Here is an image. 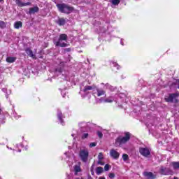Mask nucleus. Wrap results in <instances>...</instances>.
Wrapping results in <instances>:
<instances>
[{"label": "nucleus", "instance_id": "obj_1", "mask_svg": "<svg viewBox=\"0 0 179 179\" xmlns=\"http://www.w3.org/2000/svg\"><path fill=\"white\" fill-rule=\"evenodd\" d=\"M101 85L103 86V88H97L94 85H90V82L85 80L80 85V94L83 99L86 97V95L89 94V92L92 90L93 95L97 96V97H101V96H106V90H110L113 92L114 90V87L108 83H101Z\"/></svg>", "mask_w": 179, "mask_h": 179}, {"label": "nucleus", "instance_id": "obj_2", "mask_svg": "<svg viewBox=\"0 0 179 179\" xmlns=\"http://www.w3.org/2000/svg\"><path fill=\"white\" fill-rule=\"evenodd\" d=\"M131 139V134L125 132L124 136H118L115 141L116 148H122Z\"/></svg>", "mask_w": 179, "mask_h": 179}, {"label": "nucleus", "instance_id": "obj_3", "mask_svg": "<svg viewBox=\"0 0 179 179\" xmlns=\"http://www.w3.org/2000/svg\"><path fill=\"white\" fill-rule=\"evenodd\" d=\"M57 67L55 69H50V72H52L54 75H59V73H62V71L64 69V66H65V62L59 59H58L56 62Z\"/></svg>", "mask_w": 179, "mask_h": 179}, {"label": "nucleus", "instance_id": "obj_4", "mask_svg": "<svg viewBox=\"0 0 179 179\" xmlns=\"http://www.w3.org/2000/svg\"><path fill=\"white\" fill-rule=\"evenodd\" d=\"M164 99L166 103H174L176 104L179 100V92L169 94L165 96Z\"/></svg>", "mask_w": 179, "mask_h": 179}, {"label": "nucleus", "instance_id": "obj_5", "mask_svg": "<svg viewBox=\"0 0 179 179\" xmlns=\"http://www.w3.org/2000/svg\"><path fill=\"white\" fill-rule=\"evenodd\" d=\"M57 7L58 8L59 12H61L62 13L69 14L73 11V8L65 3L57 4Z\"/></svg>", "mask_w": 179, "mask_h": 179}, {"label": "nucleus", "instance_id": "obj_6", "mask_svg": "<svg viewBox=\"0 0 179 179\" xmlns=\"http://www.w3.org/2000/svg\"><path fill=\"white\" fill-rule=\"evenodd\" d=\"M79 157L83 163H87L89 159V150H80L79 152Z\"/></svg>", "mask_w": 179, "mask_h": 179}, {"label": "nucleus", "instance_id": "obj_7", "mask_svg": "<svg viewBox=\"0 0 179 179\" xmlns=\"http://www.w3.org/2000/svg\"><path fill=\"white\" fill-rule=\"evenodd\" d=\"M120 95L118 94H115V95H111L110 96L106 98L105 99V103H113L115 101V103H119Z\"/></svg>", "mask_w": 179, "mask_h": 179}, {"label": "nucleus", "instance_id": "obj_8", "mask_svg": "<svg viewBox=\"0 0 179 179\" xmlns=\"http://www.w3.org/2000/svg\"><path fill=\"white\" fill-rule=\"evenodd\" d=\"M159 173L162 176H170L173 174V171L170 168H166L164 166H161L159 169Z\"/></svg>", "mask_w": 179, "mask_h": 179}, {"label": "nucleus", "instance_id": "obj_9", "mask_svg": "<svg viewBox=\"0 0 179 179\" xmlns=\"http://www.w3.org/2000/svg\"><path fill=\"white\" fill-rule=\"evenodd\" d=\"M139 153L144 157H149L150 156V150L148 148H140Z\"/></svg>", "mask_w": 179, "mask_h": 179}, {"label": "nucleus", "instance_id": "obj_10", "mask_svg": "<svg viewBox=\"0 0 179 179\" xmlns=\"http://www.w3.org/2000/svg\"><path fill=\"white\" fill-rule=\"evenodd\" d=\"M54 44L56 47H62V48L68 47V44H66V42L59 38H58V40L54 39Z\"/></svg>", "mask_w": 179, "mask_h": 179}, {"label": "nucleus", "instance_id": "obj_11", "mask_svg": "<svg viewBox=\"0 0 179 179\" xmlns=\"http://www.w3.org/2000/svg\"><path fill=\"white\" fill-rule=\"evenodd\" d=\"M143 176L146 179H155L156 178V175H155V174H153V173L149 172V171L143 172Z\"/></svg>", "mask_w": 179, "mask_h": 179}, {"label": "nucleus", "instance_id": "obj_12", "mask_svg": "<svg viewBox=\"0 0 179 179\" xmlns=\"http://www.w3.org/2000/svg\"><path fill=\"white\" fill-rule=\"evenodd\" d=\"M110 156L112 157L113 159L117 160L120 157V152L117 151V150L111 149L110 150Z\"/></svg>", "mask_w": 179, "mask_h": 179}, {"label": "nucleus", "instance_id": "obj_13", "mask_svg": "<svg viewBox=\"0 0 179 179\" xmlns=\"http://www.w3.org/2000/svg\"><path fill=\"white\" fill-rule=\"evenodd\" d=\"M57 118L61 124V125H65V123L64 122V118H65V116L62 115V112L61 110H57Z\"/></svg>", "mask_w": 179, "mask_h": 179}, {"label": "nucleus", "instance_id": "obj_14", "mask_svg": "<svg viewBox=\"0 0 179 179\" xmlns=\"http://www.w3.org/2000/svg\"><path fill=\"white\" fill-rule=\"evenodd\" d=\"M15 3H17V5L18 6H30V5H31V3L30 2H27V3H23L22 2V0H15Z\"/></svg>", "mask_w": 179, "mask_h": 179}, {"label": "nucleus", "instance_id": "obj_15", "mask_svg": "<svg viewBox=\"0 0 179 179\" xmlns=\"http://www.w3.org/2000/svg\"><path fill=\"white\" fill-rule=\"evenodd\" d=\"M25 52L27 54V55H29V57H31V58H33L34 59L36 58V55L33 54V50H31L30 48H27L25 50Z\"/></svg>", "mask_w": 179, "mask_h": 179}, {"label": "nucleus", "instance_id": "obj_16", "mask_svg": "<svg viewBox=\"0 0 179 179\" xmlns=\"http://www.w3.org/2000/svg\"><path fill=\"white\" fill-rule=\"evenodd\" d=\"M17 58L16 57H7L6 59V62L8 64H13L16 61Z\"/></svg>", "mask_w": 179, "mask_h": 179}, {"label": "nucleus", "instance_id": "obj_17", "mask_svg": "<svg viewBox=\"0 0 179 179\" xmlns=\"http://www.w3.org/2000/svg\"><path fill=\"white\" fill-rule=\"evenodd\" d=\"M39 8L37 6L29 8V15H34V13H37L38 12Z\"/></svg>", "mask_w": 179, "mask_h": 179}, {"label": "nucleus", "instance_id": "obj_18", "mask_svg": "<svg viewBox=\"0 0 179 179\" xmlns=\"http://www.w3.org/2000/svg\"><path fill=\"white\" fill-rule=\"evenodd\" d=\"M59 39L66 43L68 41V35L65 34H62L59 36Z\"/></svg>", "mask_w": 179, "mask_h": 179}, {"label": "nucleus", "instance_id": "obj_19", "mask_svg": "<svg viewBox=\"0 0 179 179\" xmlns=\"http://www.w3.org/2000/svg\"><path fill=\"white\" fill-rule=\"evenodd\" d=\"M171 166H173V170H178L179 162H173L171 163Z\"/></svg>", "mask_w": 179, "mask_h": 179}, {"label": "nucleus", "instance_id": "obj_20", "mask_svg": "<svg viewBox=\"0 0 179 179\" xmlns=\"http://www.w3.org/2000/svg\"><path fill=\"white\" fill-rule=\"evenodd\" d=\"M170 87L171 89H173V87H177L178 89H179V80H176L174 82H173L172 85H170Z\"/></svg>", "mask_w": 179, "mask_h": 179}, {"label": "nucleus", "instance_id": "obj_21", "mask_svg": "<svg viewBox=\"0 0 179 179\" xmlns=\"http://www.w3.org/2000/svg\"><path fill=\"white\" fill-rule=\"evenodd\" d=\"M74 171H75V175L78 176V173H80V171H82V169H80V165H76L74 166Z\"/></svg>", "mask_w": 179, "mask_h": 179}, {"label": "nucleus", "instance_id": "obj_22", "mask_svg": "<svg viewBox=\"0 0 179 179\" xmlns=\"http://www.w3.org/2000/svg\"><path fill=\"white\" fill-rule=\"evenodd\" d=\"M66 23V20H65V18H59L57 21V24L59 26H64Z\"/></svg>", "mask_w": 179, "mask_h": 179}, {"label": "nucleus", "instance_id": "obj_23", "mask_svg": "<svg viewBox=\"0 0 179 179\" xmlns=\"http://www.w3.org/2000/svg\"><path fill=\"white\" fill-rule=\"evenodd\" d=\"M103 167H101V166H99L96 169V173L97 176H100V174H101V173H103Z\"/></svg>", "mask_w": 179, "mask_h": 179}, {"label": "nucleus", "instance_id": "obj_24", "mask_svg": "<svg viewBox=\"0 0 179 179\" xmlns=\"http://www.w3.org/2000/svg\"><path fill=\"white\" fill-rule=\"evenodd\" d=\"M110 64H111L112 66H113L114 68H116V69H117V70L121 68V66L115 62H111Z\"/></svg>", "mask_w": 179, "mask_h": 179}, {"label": "nucleus", "instance_id": "obj_25", "mask_svg": "<svg viewBox=\"0 0 179 179\" xmlns=\"http://www.w3.org/2000/svg\"><path fill=\"white\" fill-rule=\"evenodd\" d=\"M15 29H20L22 27V22L17 21L14 24Z\"/></svg>", "mask_w": 179, "mask_h": 179}, {"label": "nucleus", "instance_id": "obj_26", "mask_svg": "<svg viewBox=\"0 0 179 179\" xmlns=\"http://www.w3.org/2000/svg\"><path fill=\"white\" fill-rule=\"evenodd\" d=\"M2 92H3L4 93H6L7 95H6V96L8 98V96H9V94H10L12 93V91H10V90L6 89V88H3L2 89Z\"/></svg>", "mask_w": 179, "mask_h": 179}, {"label": "nucleus", "instance_id": "obj_27", "mask_svg": "<svg viewBox=\"0 0 179 179\" xmlns=\"http://www.w3.org/2000/svg\"><path fill=\"white\" fill-rule=\"evenodd\" d=\"M121 2L120 0H111L112 5H118Z\"/></svg>", "mask_w": 179, "mask_h": 179}, {"label": "nucleus", "instance_id": "obj_28", "mask_svg": "<svg viewBox=\"0 0 179 179\" xmlns=\"http://www.w3.org/2000/svg\"><path fill=\"white\" fill-rule=\"evenodd\" d=\"M122 159H123L124 162H127V160H128L129 159V157H128V155H127V154H123Z\"/></svg>", "mask_w": 179, "mask_h": 179}, {"label": "nucleus", "instance_id": "obj_29", "mask_svg": "<svg viewBox=\"0 0 179 179\" xmlns=\"http://www.w3.org/2000/svg\"><path fill=\"white\" fill-rule=\"evenodd\" d=\"M104 159V156L103 155V152H100L98 155V160H103Z\"/></svg>", "mask_w": 179, "mask_h": 179}, {"label": "nucleus", "instance_id": "obj_30", "mask_svg": "<svg viewBox=\"0 0 179 179\" xmlns=\"http://www.w3.org/2000/svg\"><path fill=\"white\" fill-rule=\"evenodd\" d=\"M65 156H66V157H68L69 159H71V157H72V153L69 152H64Z\"/></svg>", "mask_w": 179, "mask_h": 179}, {"label": "nucleus", "instance_id": "obj_31", "mask_svg": "<svg viewBox=\"0 0 179 179\" xmlns=\"http://www.w3.org/2000/svg\"><path fill=\"white\" fill-rule=\"evenodd\" d=\"M97 163L99 166H104V162H103V159H98Z\"/></svg>", "mask_w": 179, "mask_h": 179}, {"label": "nucleus", "instance_id": "obj_32", "mask_svg": "<svg viewBox=\"0 0 179 179\" xmlns=\"http://www.w3.org/2000/svg\"><path fill=\"white\" fill-rule=\"evenodd\" d=\"M105 171H108L110 170V165L106 164L104 166Z\"/></svg>", "mask_w": 179, "mask_h": 179}, {"label": "nucleus", "instance_id": "obj_33", "mask_svg": "<svg viewBox=\"0 0 179 179\" xmlns=\"http://www.w3.org/2000/svg\"><path fill=\"white\" fill-rule=\"evenodd\" d=\"M87 136H89V134L85 133L82 136V139H86V138H87Z\"/></svg>", "mask_w": 179, "mask_h": 179}, {"label": "nucleus", "instance_id": "obj_34", "mask_svg": "<svg viewBox=\"0 0 179 179\" xmlns=\"http://www.w3.org/2000/svg\"><path fill=\"white\" fill-rule=\"evenodd\" d=\"M61 94H62V97H65V96L66 94V91L65 90H62Z\"/></svg>", "mask_w": 179, "mask_h": 179}, {"label": "nucleus", "instance_id": "obj_35", "mask_svg": "<svg viewBox=\"0 0 179 179\" xmlns=\"http://www.w3.org/2000/svg\"><path fill=\"white\" fill-rule=\"evenodd\" d=\"M0 27L1 29H3L5 27V22H0Z\"/></svg>", "mask_w": 179, "mask_h": 179}, {"label": "nucleus", "instance_id": "obj_36", "mask_svg": "<svg viewBox=\"0 0 179 179\" xmlns=\"http://www.w3.org/2000/svg\"><path fill=\"white\" fill-rule=\"evenodd\" d=\"M115 177V174L113 173H109V178H114Z\"/></svg>", "mask_w": 179, "mask_h": 179}, {"label": "nucleus", "instance_id": "obj_37", "mask_svg": "<svg viewBox=\"0 0 179 179\" xmlns=\"http://www.w3.org/2000/svg\"><path fill=\"white\" fill-rule=\"evenodd\" d=\"M97 135L99 138H103V133L101 131H97Z\"/></svg>", "mask_w": 179, "mask_h": 179}, {"label": "nucleus", "instance_id": "obj_38", "mask_svg": "<svg viewBox=\"0 0 179 179\" xmlns=\"http://www.w3.org/2000/svg\"><path fill=\"white\" fill-rule=\"evenodd\" d=\"M97 145V143H90V148H94V146H96Z\"/></svg>", "mask_w": 179, "mask_h": 179}, {"label": "nucleus", "instance_id": "obj_39", "mask_svg": "<svg viewBox=\"0 0 179 179\" xmlns=\"http://www.w3.org/2000/svg\"><path fill=\"white\" fill-rule=\"evenodd\" d=\"M14 117L15 118V120H18V118H20V115H17V114L14 113Z\"/></svg>", "mask_w": 179, "mask_h": 179}, {"label": "nucleus", "instance_id": "obj_40", "mask_svg": "<svg viewBox=\"0 0 179 179\" xmlns=\"http://www.w3.org/2000/svg\"><path fill=\"white\" fill-rule=\"evenodd\" d=\"M16 147H17V148H19V147L23 148V144H22V143H20V144H17V145H16Z\"/></svg>", "mask_w": 179, "mask_h": 179}, {"label": "nucleus", "instance_id": "obj_41", "mask_svg": "<svg viewBox=\"0 0 179 179\" xmlns=\"http://www.w3.org/2000/svg\"><path fill=\"white\" fill-rule=\"evenodd\" d=\"M120 44L121 45H124V39H121Z\"/></svg>", "mask_w": 179, "mask_h": 179}, {"label": "nucleus", "instance_id": "obj_42", "mask_svg": "<svg viewBox=\"0 0 179 179\" xmlns=\"http://www.w3.org/2000/svg\"><path fill=\"white\" fill-rule=\"evenodd\" d=\"M99 179H106V178L105 177H99Z\"/></svg>", "mask_w": 179, "mask_h": 179}, {"label": "nucleus", "instance_id": "obj_43", "mask_svg": "<svg viewBox=\"0 0 179 179\" xmlns=\"http://www.w3.org/2000/svg\"><path fill=\"white\" fill-rule=\"evenodd\" d=\"M7 148H8V149H10V150H12V148H9L8 146H7Z\"/></svg>", "mask_w": 179, "mask_h": 179}, {"label": "nucleus", "instance_id": "obj_44", "mask_svg": "<svg viewBox=\"0 0 179 179\" xmlns=\"http://www.w3.org/2000/svg\"><path fill=\"white\" fill-rule=\"evenodd\" d=\"M66 51H71V49L68 48L66 49Z\"/></svg>", "mask_w": 179, "mask_h": 179}, {"label": "nucleus", "instance_id": "obj_45", "mask_svg": "<svg viewBox=\"0 0 179 179\" xmlns=\"http://www.w3.org/2000/svg\"><path fill=\"white\" fill-rule=\"evenodd\" d=\"M2 113V109L0 108V114Z\"/></svg>", "mask_w": 179, "mask_h": 179}, {"label": "nucleus", "instance_id": "obj_46", "mask_svg": "<svg viewBox=\"0 0 179 179\" xmlns=\"http://www.w3.org/2000/svg\"><path fill=\"white\" fill-rule=\"evenodd\" d=\"M76 179H83V178H76Z\"/></svg>", "mask_w": 179, "mask_h": 179}, {"label": "nucleus", "instance_id": "obj_47", "mask_svg": "<svg viewBox=\"0 0 179 179\" xmlns=\"http://www.w3.org/2000/svg\"><path fill=\"white\" fill-rule=\"evenodd\" d=\"M18 152H22V150H18Z\"/></svg>", "mask_w": 179, "mask_h": 179}, {"label": "nucleus", "instance_id": "obj_48", "mask_svg": "<svg viewBox=\"0 0 179 179\" xmlns=\"http://www.w3.org/2000/svg\"><path fill=\"white\" fill-rule=\"evenodd\" d=\"M3 0H0V2H2Z\"/></svg>", "mask_w": 179, "mask_h": 179}, {"label": "nucleus", "instance_id": "obj_49", "mask_svg": "<svg viewBox=\"0 0 179 179\" xmlns=\"http://www.w3.org/2000/svg\"><path fill=\"white\" fill-rule=\"evenodd\" d=\"M13 153H15V150H13Z\"/></svg>", "mask_w": 179, "mask_h": 179}, {"label": "nucleus", "instance_id": "obj_50", "mask_svg": "<svg viewBox=\"0 0 179 179\" xmlns=\"http://www.w3.org/2000/svg\"><path fill=\"white\" fill-rule=\"evenodd\" d=\"M105 31H103V33H104Z\"/></svg>", "mask_w": 179, "mask_h": 179}, {"label": "nucleus", "instance_id": "obj_51", "mask_svg": "<svg viewBox=\"0 0 179 179\" xmlns=\"http://www.w3.org/2000/svg\"><path fill=\"white\" fill-rule=\"evenodd\" d=\"M92 179V178H91Z\"/></svg>", "mask_w": 179, "mask_h": 179}]
</instances>
